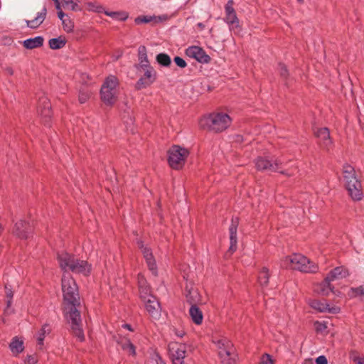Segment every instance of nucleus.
Segmentation results:
<instances>
[{"instance_id":"f257e3e1","label":"nucleus","mask_w":364,"mask_h":364,"mask_svg":"<svg viewBox=\"0 0 364 364\" xmlns=\"http://www.w3.org/2000/svg\"><path fill=\"white\" fill-rule=\"evenodd\" d=\"M62 291L66 319L74 335L82 341L85 336L81 326L80 314L77 309V306L80 305L78 288L75 281L70 274H65L62 278Z\"/></svg>"},{"instance_id":"f03ea898","label":"nucleus","mask_w":364,"mask_h":364,"mask_svg":"<svg viewBox=\"0 0 364 364\" xmlns=\"http://www.w3.org/2000/svg\"><path fill=\"white\" fill-rule=\"evenodd\" d=\"M221 364H237V353L232 343L227 338L217 336L212 339Z\"/></svg>"},{"instance_id":"7ed1b4c3","label":"nucleus","mask_w":364,"mask_h":364,"mask_svg":"<svg viewBox=\"0 0 364 364\" xmlns=\"http://www.w3.org/2000/svg\"><path fill=\"white\" fill-rule=\"evenodd\" d=\"M281 266L285 269H296L305 273H314L318 269L317 264L300 254L285 257L281 261Z\"/></svg>"},{"instance_id":"20e7f679","label":"nucleus","mask_w":364,"mask_h":364,"mask_svg":"<svg viewBox=\"0 0 364 364\" xmlns=\"http://www.w3.org/2000/svg\"><path fill=\"white\" fill-rule=\"evenodd\" d=\"M58 259L60 267L65 272L70 270L74 273L81 274L84 276L88 275L91 272V265L87 261L76 259L67 252L59 254Z\"/></svg>"},{"instance_id":"39448f33","label":"nucleus","mask_w":364,"mask_h":364,"mask_svg":"<svg viewBox=\"0 0 364 364\" xmlns=\"http://www.w3.org/2000/svg\"><path fill=\"white\" fill-rule=\"evenodd\" d=\"M343 178L349 196L353 200H360L363 194L361 183L355 176L353 166L346 164L343 167Z\"/></svg>"},{"instance_id":"423d86ee","label":"nucleus","mask_w":364,"mask_h":364,"mask_svg":"<svg viewBox=\"0 0 364 364\" xmlns=\"http://www.w3.org/2000/svg\"><path fill=\"white\" fill-rule=\"evenodd\" d=\"M119 81L114 75L108 76L100 90V96L103 102L109 106L113 105L118 95Z\"/></svg>"},{"instance_id":"0eeeda50","label":"nucleus","mask_w":364,"mask_h":364,"mask_svg":"<svg viewBox=\"0 0 364 364\" xmlns=\"http://www.w3.org/2000/svg\"><path fill=\"white\" fill-rule=\"evenodd\" d=\"M188 154V149L177 145L173 146L168 151L169 166L174 169L182 168Z\"/></svg>"},{"instance_id":"6e6552de","label":"nucleus","mask_w":364,"mask_h":364,"mask_svg":"<svg viewBox=\"0 0 364 364\" xmlns=\"http://www.w3.org/2000/svg\"><path fill=\"white\" fill-rule=\"evenodd\" d=\"M231 121V118L225 113H213L209 115L206 124L208 125L210 129L215 132H220L230 127Z\"/></svg>"},{"instance_id":"1a4fd4ad","label":"nucleus","mask_w":364,"mask_h":364,"mask_svg":"<svg viewBox=\"0 0 364 364\" xmlns=\"http://www.w3.org/2000/svg\"><path fill=\"white\" fill-rule=\"evenodd\" d=\"M283 164L284 161L280 159H277L272 161L264 157H258L255 161L256 167L259 171L279 172L282 174L290 176L291 174H289L287 171H281V168L283 167Z\"/></svg>"},{"instance_id":"9d476101","label":"nucleus","mask_w":364,"mask_h":364,"mask_svg":"<svg viewBox=\"0 0 364 364\" xmlns=\"http://www.w3.org/2000/svg\"><path fill=\"white\" fill-rule=\"evenodd\" d=\"M225 21L228 24L229 28L235 34H238L241 31L239 19L233 8V1L229 0L225 7Z\"/></svg>"},{"instance_id":"9b49d317","label":"nucleus","mask_w":364,"mask_h":364,"mask_svg":"<svg viewBox=\"0 0 364 364\" xmlns=\"http://www.w3.org/2000/svg\"><path fill=\"white\" fill-rule=\"evenodd\" d=\"M139 247L141 249L144 257L146 262L149 270L154 275L157 274V267L153 254L149 247L144 245L142 241L138 242Z\"/></svg>"},{"instance_id":"f8f14e48","label":"nucleus","mask_w":364,"mask_h":364,"mask_svg":"<svg viewBox=\"0 0 364 364\" xmlns=\"http://www.w3.org/2000/svg\"><path fill=\"white\" fill-rule=\"evenodd\" d=\"M185 54L191 59L196 60L197 63H205V50L203 48L198 46H188L185 50Z\"/></svg>"},{"instance_id":"ddd939ff","label":"nucleus","mask_w":364,"mask_h":364,"mask_svg":"<svg viewBox=\"0 0 364 364\" xmlns=\"http://www.w3.org/2000/svg\"><path fill=\"white\" fill-rule=\"evenodd\" d=\"M316 136L323 149L329 151L332 146L333 141L330 137V133L327 128L323 127L318 129L315 132Z\"/></svg>"},{"instance_id":"4468645a","label":"nucleus","mask_w":364,"mask_h":364,"mask_svg":"<svg viewBox=\"0 0 364 364\" xmlns=\"http://www.w3.org/2000/svg\"><path fill=\"white\" fill-rule=\"evenodd\" d=\"M38 112L41 117L45 119V122H48L52 115L51 105L50 100L46 96L39 99L38 104Z\"/></svg>"},{"instance_id":"2eb2a0df","label":"nucleus","mask_w":364,"mask_h":364,"mask_svg":"<svg viewBox=\"0 0 364 364\" xmlns=\"http://www.w3.org/2000/svg\"><path fill=\"white\" fill-rule=\"evenodd\" d=\"M13 233L20 239H27L31 233L29 223L23 220H18L14 224Z\"/></svg>"},{"instance_id":"dca6fc26","label":"nucleus","mask_w":364,"mask_h":364,"mask_svg":"<svg viewBox=\"0 0 364 364\" xmlns=\"http://www.w3.org/2000/svg\"><path fill=\"white\" fill-rule=\"evenodd\" d=\"M144 301L149 315L154 319H159L161 316V308L156 297H149V299Z\"/></svg>"},{"instance_id":"f3484780","label":"nucleus","mask_w":364,"mask_h":364,"mask_svg":"<svg viewBox=\"0 0 364 364\" xmlns=\"http://www.w3.org/2000/svg\"><path fill=\"white\" fill-rule=\"evenodd\" d=\"M239 224L238 218H232L231 220V224L229 227V233H230V248L229 251L230 253H233L237 250V226Z\"/></svg>"},{"instance_id":"a211bd4d","label":"nucleus","mask_w":364,"mask_h":364,"mask_svg":"<svg viewBox=\"0 0 364 364\" xmlns=\"http://www.w3.org/2000/svg\"><path fill=\"white\" fill-rule=\"evenodd\" d=\"M138 285L140 297L143 301H146L149 297H154L151 294L150 287L148 285L146 279L141 274H139L138 275Z\"/></svg>"},{"instance_id":"6ab92c4d","label":"nucleus","mask_w":364,"mask_h":364,"mask_svg":"<svg viewBox=\"0 0 364 364\" xmlns=\"http://www.w3.org/2000/svg\"><path fill=\"white\" fill-rule=\"evenodd\" d=\"M310 306L318 310L320 312H328L331 314H337L340 311V308L338 306L330 307L329 304L319 300H313L310 303Z\"/></svg>"},{"instance_id":"aec40b11","label":"nucleus","mask_w":364,"mask_h":364,"mask_svg":"<svg viewBox=\"0 0 364 364\" xmlns=\"http://www.w3.org/2000/svg\"><path fill=\"white\" fill-rule=\"evenodd\" d=\"M348 275V271L343 267H337L332 269L326 278L330 281L333 282L338 279L346 278Z\"/></svg>"},{"instance_id":"412c9836","label":"nucleus","mask_w":364,"mask_h":364,"mask_svg":"<svg viewBox=\"0 0 364 364\" xmlns=\"http://www.w3.org/2000/svg\"><path fill=\"white\" fill-rule=\"evenodd\" d=\"M9 347L12 355L14 356H18L24 350L23 340L16 336L12 338Z\"/></svg>"},{"instance_id":"4be33fe9","label":"nucleus","mask_w":364,"mask_h":364,"mask_svg":"<svg viewBox=\"0 0 364 364\" xmlns=\"http://www.w3.org/2000/svg\"><path fill=\"white\" fill-rule=\"evenodd\" d=\"M171 358H185L186 346L184 344L174 343L169 346Z\"/></svg>"},{"instance_id":"5701e85b","label":"nucleus","mask_w":364,"mask_h":364,"mask_svg":"<svg viewBox=\"0 0 364 364\" xmlns=\"http://www.w3.org/2000/svg\"><path fill=\"white\" fill-rule=\"evenodd\" d=\"M331 282L326 277L324 279V280L317 284L314 287V291L316 293L323 295V296H327L333 291V287L331 286Z\"/></svg>"},{"instance_id":"b1692460","label":"nucleus","mask_w":364,"mask_h":364,"mask_svg":"<svg viewBox=\"0 0 364 364\" xmlns=\"http://www.w3.org/2000/svg\"><path fill=\"white\" fill-rule=\"evenodd\" d=\"M47 14V9L44 6L42 10L37 14L36 18L31 21H26L27 26L31 28H38L45 20Z\"/></svg>"},{"instance_id":"393cba45","label":"nucleus","mask_w":364,"mask_h":364,"mask_svg":"<svg viewBox=\"0 0 364 364\" xmlns=\"http://www.w3.org/2000/svg\"><path fill=\"white\" fill-rule=\"evenodd\" d=\"M44 38L43 36H38L34 38L26 39L23 41V46L26 49H34L43 46Z\"/></svg>"},{"instance_id":"a878e982","label":"nucleus","mask_w":364,"mask_h":364,"mask_svg":"<svg viewBox=\"0 0 364 364\" xmlns=\"http://www.w3.org/2000/svg\"><path fill=\"white\" fill-rule=\"evenodd\" d=\"M189 314L194 323L197 325L202 323L203 314L202 311L196 305H192L190 307Z\"/></svg>"},{"instance_id":"bb28decb","label":"nucleus","mask_w":364,"mask_h":364,"mask_svg":"<svg viewBox=\"0 0 364 364\" xmlns=\"http://www.w3.org/2000/svg\"><path fill=\"white\" fill-rule=\"evenodd\" d=\"M51 331L50 326L49 324L46 323L43 325L41 329L37 332L36 338L37 341V343L40 348H41L43 346L44 339L46 335H48Z\"/></svg>"},{"instance_id":"cd10ccee","label":"nucleus","mask_w":364,"mask_h":364,"mask_svg":"<svg viewBox=\"0 0 364 364\" xmlns=\"http://www.w3.org/2000/svg\"><path fill=\"white\" fill-rule=\"evenodd\" d=\"M144 70V78L148 81V84H152L156 78V72L151 65L141 68Z\"/></svg>"},{"instance_id":"c85d7f7f","label":"nucleus","mask_w":364,"mask_h":364,"mask_svg":"<svg viewBox=\"0 0 364 364\" xmlns=\"http://www.w3.org/2000/svg\"><path fill=\"white\" fill-rule=\"evenodd\" d=\"M105 14L116 21H126L129 14L126 11H105Z\"/></svg>"},{"instance_id":"c756f323","label":"nucleus","mask_w":364,"mask_h":364,"mask_svg":"<svg viewBox=\"0 0 364 364\" xmlns=\"http://www.w3.org/2000/svg\"><path fill=\"white\" fill-rule=\"evenodd\" d=\"M139 68L147 67L148 65H150L145 46H140L139 48Z\"/></svg>"},{"instance_id":"7c9ffc66","label":"nucleus","mask_w":364,"mask_h":364,"mask_svg":"<svg viewBox=\"0 0 364 364\" xmlns=\"http://www.w3.org/2000/svg\"><path fill=\"white\" fill-rule=\"evenodd\" d=\"M49 46L53 50H57L63 48L66 44L65 38L60 36L49 40Z\"/></svg>"},{"instance_id":"2f4dec72","label":"nucleus","mask_w":364,"mask_h":364,"mask_svg":"<svg viewBox=\"0 0 364 364\" xmlns=\"http://www.w3.org/2000/svg\"><path fill=\"white\" fill-rule=\"evenodd\" d=\"M156 62L163 67H168L171 63L170 56L166 53H159L156 57Z\"/></svg>"},{"instance_id":"473e14b6","label":"nucleus","mask_w":364,"mask_h":364,"mask_svg":"<svg viewBox=\"0 0 364 364\" xmlns=\"http://www.w3.org/2000/svg\"><path fill=\"white\" fill-rule=\"evenodd\" d=\"M269 271L266 267H263L259 273L258 282L260 285L266 286L269 282Z\"/></svg>"},{"instance_id":"72a5a7b5","label":"nucleus","mask_w":364,"mask_h":364,"mask_svg":"<svg viewBox=\"0 0 364 364\" xmlns=\"http://www.w3.org/2000/svg\"><path fill=\"white\" fill-rule=\"evenodd\" d=\"M122 348L124 350L127 351L131 355H136V348L134 344L129 341L126 340L122 343Z\"/></svg>"},{"instance_id":"f704fd0d","label":"nucleus","mask_w":364,"mask_h":364,"mask_svg":"<svg viewBox=\"0 0 364 364\" xmlns=\"http://www.w3.org/2000/svg\"><path fill=\"white\" fill-rule=\"evenodd\" d=\"M63 29L67 33L73 31L74 23L69 16H66L63 20L61 21Z\"/></svg>"},{"instance_id":"c9c22d12","label":"nucleus","mask_w":364,"mask_h":364,"mask_svg":"<svg viewBox=\"0 0 364 364\" xmlns=\"http://www.w3.org/2000/svg\"><path fill=\"white\" fill-rule=\"evenodd\" d=\"M6 294L8 300H7L6 308L4 310V314H9L12 311L10 307H11V303H12L13 293L10 289H8L7 287H6Z\"/></svg>"},{"instance_id":"e433bc0d","label":"nucleus","mask_w":364,"mask_h":364,"mask_svg":"<svg viewBox=\"0 0 364 364\" xmlns=\"http://www.w3.org/2000/svg\"><path fill=\"white\" fill-rule=\"evenodd\" d=\"M156 17L152 16H143L136 18L134 21L136 24L146 23L151 22Z\"/></svg>"},{"instance_id":"4c0bfd02","label":"nucleus","mask_w":364,"mask_h":364,"mask_svg":"<svg viewBox=\"0 0 364 364\" xmlns=\"http://www.w3.org/2000/svg\"><path fill=\"white\" fill-rule=\"evenodd\" d=\"M258 364H274L272 356L267 353L262 355Z\"/></svg>"},{"instance_id":"58836bf2","label":"nucleus","mask_w":364,"mask_h":364,"mask_svg":"<svg viewBox=\"0 0 364 364\" xmlns=\"http://www.w3.org/2000/svg\"><path fill=\"white\" fill-rule=\"evenodd\" d=\"M63 6H68L71 10L75 11L77 7V4L73 0H60Z\"/></svg>"},{"instance_id":"ea45409f","label":"nucleus","mask_w":364,"mask_h":364,"mask_svg":"<svg viewBox=\"0 0 364 364\" xmlns=\"http://www.w3.org/2000/svg\"><path fill=\"white\" fill-rule=\"evenodd\" d=\"M90 92L86 90H80L79 93V101L80 103H85L90 97Z\"/></svg>"},{"instance_id":"a19ab883","label":"nucleus","mask_w":364,"mask_h":364,"mask_svg":"<svg viewBox=\"0 0 364 364\" xmlns=\"http://www.w3.org/2000/svg\"><path fill=\"white\" fill-rule=\"evenodd\" d=\"M38 358L36 355H28L23 360L24 364H36Z\"/></svg>"},{"instance_id":"79ce46f5","label":"nucleus","mask_w":364,"mask_h":364,"mask_svg":"<svg viewBox=\"0 0 364 364\" xmlns=\"http://www.w3.org/2000/svg\"><path fill=\"white\" fill-rule=\"evenodd\" d=\"M173 60L177 66H178L180 68H184L187 66L186 62L179 56H176Z\"/></svg>"},{"instance_id":"37998d69","label":"nucleus","mask_w":364,"mask_h":364,"mask_svg":"<svg viewBox=\"0 0 364 364\" xmlns=\"http://www.w3.org/2000/svg\"><path fill=\"white\" fill-rule=\"evenodd\" d=\"M150 85L151 84H148V81L146 80L144 77H141L136 82V87L137 89H141Z\"/></svg>"},{"instance_id":"c03bdc74","label":"nucleus","mask_w":364,"mask_h":364,"mask_svg":"<svg viewBox=\"0 0 364 364\" xmlns=\"http://www.w3.org/2000/svg\"><path fill=\"white\" fill-rule=\"evenodd\" d=\"M351 290L355 295L364 296V284L356 288H352Z\"/></svg>"},{"instance_id":"a18cd8bd","label":"nucleus","mask_w":364,"mask_h":364,"mask_svg":"<svg viewBox=\"0 0 364 364\" xmlns=\"http://www.w3.org/2000/svg\"><path fill=\"white\" fill-rule=\"evenodd\" d=\"M124 123L126 124L127 129L128 130L129 129L131 132H132L133 129H132V126L134 124V119H133V117H129L127 121L124 122Z\"/></svg>"},{"instance_id":"49530a36","label":"nucleus","mask_w":364,"mask_h":364,"mask_svg":"<svg viewBox=\"0 0 364 364\" xmlns=\"http://www.w3.org/2000/svg\"><path fill=\"white\" fill-rule=\"evenodd\" d=\"M279 72L282 77H286L288 74L287 69L284 64L279 65Z\"/></svg>"},{"instance_id":"de8ad7c7","label":"nucleus","mask_w":364,"mask_h":364,"mask_svg":"<svg viewBox=\"0 0 364 364\" xmlns=\"http://www.w3.org/2000/svg\"><path fill=\"white\" fill-rule=\"evenodd\" d=\"M316 364H328V360L324 355L318 356L316 360Z\"/></svg>"},{"instance_id":"09e8293b","label":"nucleus","mask_w":364,"mask_h":364,"mask_svg":"<svg viewBox=\"0 0 364 364\" xmlns=\"http://www.w3.org/2000/svg\"><path fill=\"white\" fill-rule=\"evenodd\" d=\"M356 364H364V356H357L353 359Z\"/></svg>"},{"instance_id":"8fccbe9b","label":"nucleus","mask_w":364,"mask_h":364,"mask_svg":"<svg viewBox=\"0 0 364 364\" xmlns=\"http://www.w3.org/2000/svg\"><path fill=\"white\" fill-rule=\"evenodd\" d=\"M156 364H166L159 355H155L154 357Z\"/></svg>"},{"instance_id":"3c124183","label":"nucleus","mask_w":364,"mask_h":364,"mask_svg":"<svg viewBox=\"0 0 364 364\" xmlns=\"http://www.w3.org/2000/svg\"><path fill=\"white\" fill-rule=\"evenodd\" d=\"M173 364H184V358H171Z\"/></svg>"},{"instance_id":"603ef678","label":"nucleus","mask_w":364,"mask_h":364,"mask_svg":"<svg viewBox=\"0 0 364 364\" xmlns=\"http://www.w3.org/2000/svg\"><path fill=\"white\" fill-rule=\"evenodd\" d=\"M58 16L60 19V21L63 20L67 16L62 11H58Z\"/></svg>"},{"instance_id":"864d4df0","label":"nucleus","mask_w":364,"mask_h":364,"mask_svg":"<svg viewBox=\"0 0 364 364\" xmlns=\"http://www.w3.org/2000/svg\"><path fill=\"white\" fill-rule=\"evenodd\" d=\"M95 11L98 13H104L105 14V11H106V10L102 6H96Z\"/></svg>"},{"instance_id":"5fc2aeb1","label":"nucleus","mask_w":364,"mask_h":364,"mask_svg":"<svg viewBox=\"0 0 364 364\" xmlns=\"http://www.w3.org/2000/svg\"><path fill=\"white\" fill-rule=\"evenodd\" d=\"M175 333L178 337H180V338H182L185 334L183 331H178V330L176 331Z\"/></svg>"},{"instance_id":"6e6d98bb","label":"nucleus","mask_w":364,"mask_h":364,"mask_svg":"<svg viewBox=\"0 0 364 364\" xmlns=\"http://www.w3.org/2000/svg\"><path fill=\"white\" fill-rule=\"evenodd\" d=\"M54 2H55V9L58 11H60L61 10V6H60V0H57V1H54Z\"/></svg>"},{"instance_id":"4d7b16f0","label":"nucleus","mask_w":364,"mask_h":364,"mask_svg":"<svg viewBox=\"0 0 364 364\" xmlns=\"http://www.w3.org/2000/svg\"><path fill=\"white\" fill-rule=\"evenodd\" d=\"M6 71L10 75H12L14 74V70H13V69L11 68H7L6 69Z\"/></svg>"},{"instance_id":"13d9d810","label":"nucleus","mask_w":364,"mask_h":364,"mask_svg":"<svg viewBox=\"0 0 364 364\" xmlns=\"http://www.w3.org/2000/svg\"><path fill=\"white\" fill-rule=\"evenodd\" d=\"M122 328H125V329H127L129 331H132V328L131 327V326L129 324H123L122 325Z\"/></svg>"},{"instance_id":"bf43d9fd","label":"nucleus","mask_w":364,"mask_h":364,"mask_svg":"<svg viewBox=\"0 0 364 364\" xmlns=\"http://www.w3.org/2000/svg\"><path fill=\"white\" fill-rule=\"evenodd\" d=\"M319 328H318V330H322L326 328V325L319 323Z\"/></svg>"},{"instance_id":"052dcab7","label":"nucleus","mask_w":364,"mask_h":364,"mask_svg":"<svg viewBox=\"0 0 364 364\" xmlns=\"http://www.w3.org/2000/svg\"><path fill=\"white\" fill-rule=\"evenodd\" d=\"M205 58H206V63H208L210 58L208 55H205Z\"/></svg>"},{"instance_id":"680f3d73","label":"nucleus","mask_w":364,"mask_h":364,"mask_svg":"<svg viewBox=\"0 0 364 364\" xmlns=\"http://www.w3.org/2000/svg\"><path fill=\"white\" fill-rule=\"evenodd\" d=\"M299 3L302 4L304 2V0H297Z\"/></svg>"},{"instance_id":"e2e57ef3","label":"nucleus","mask_w":364,"mask_h":364,"mask_svg":"<svg viewBox=\"0 0 364 364\" xmlns=\"http://www.w3.org/2000/svg\"><path fill=\"white\" fill-rule=\"evenodd\" d=\"M2 230V225L0 224V231Z\"/></svg>"},{"instance_id":"0e129e2a","label":"nucleus","mask_w":364,"mask_h":364,"mask_svg":"<svg viewBox=\"0 0 364 364\" xmlns=\"http://www.w3.org/2000/svg\"><path fill=\"white\" fill-rule=\"evenodd\" d=\"M200 125L201 127H203L202 122H200Z\"/></svg>"},{"instance_id":"69168bd1","label":"nucleus","mask_w":364,"mask_h":364,"mask_svg":"<svg viewBox=\"0 0 364 364\" xmlns=\"http://www.w3.org/2000/svg\"><path fill=\"white\" fill-rule=\"evenodd\" d=\"M53 1H57V0H53Z\"/></svg>"}]
</instances>
